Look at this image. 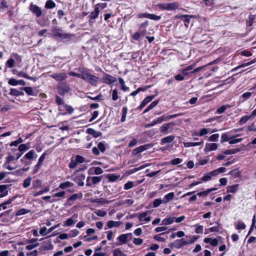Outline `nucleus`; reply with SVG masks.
<instances>
[{
    "mask_svg": "<svg viewBox=\"0 0 256 256\" xmlns=\"http://www.w3.org/2000/svg\"><path fill=\"white\" fill-rule=\"evenodd\" d=\"M154 96H148L146 97L144 100L141 102L140 106L138 107V108L142 110L144 108L147 104L151 102L154 98Z\"/></svg>",
    "mask_w": 256,
    "mask_h": 256,
    "instance_id": "2eb2a0df",
    "label": "nucleus"
},
{
    "mask_svg": "<svg viewBox=\"0 0 256 256\" xmlns=\"http://www.w3.org/2000/svg\"><path fill=\"white\" fill-rule=\"evenodd\" d=\"M128 112V108L126 106H124L122 110V116L121 118V122H124L126 119V116Z\"/></svg>",
    "mask_w": 256,
    "mask_h": 256,
    "instance_id": "473e14b6",
    "label": "nucleus"
},
{
    "mask_svg": "<svg viewBox=\"0 0 256 256\" xmlns=\"http://www.w3.org/2000/svg\"><path fill=\"white\" fill-rule=\"evenodd\" d=\"M82 78L84 80H86L91 84L92 85L96 86L98 80V78L86 72H82Z\"/></svg>",
    "mask_w": 256,
    "mask_h": 256,
    "instance_id": "f03ea898",
    "label": "nucleus"
},
{
    "mask_svg": "<svg viewBox=\"0 0 256 256\" xmlns=\"http://www.w3.org/2000/svg\"><path fill=\"white\" fill-rule=\"evenodd\" d=\"M22 142H23V140L21 138H20L17 140L12 142L10 144V146H16L18 144L22 143Z\"/></svg>",
    "mask_w": 256,
    "mask_h": 256,
    "instance_id": "3c124183",
    "label": "nucleus"
},
{
    "mask_svg": "<svg viewBox=\"0 0 256 256\" xmlns=\"http://www.w3.org/2000/svg\"><path fill=\"white\" fill-rule=\"evenodd\" d=\"M188 244L187 240H186L184 238H181L180 240H177L174 241L172 245L176 248H180L182 246Z\"/></svg>",
    "mask_w": 256,
    "mask_h": 256,
    "instance_id": "f8f14e48",
    "label": "nucleus"
},
{
    "mask_svg": "<svg viewBox=\"0 0 256 256\" xmlns=\"http://www.w3.org/2000/svg\"><path fill=\"white\" fill-rule=\"evenodd\" d=\"M76 159L78 164H82L86 162L85 158L80 155H76Z\"/></svg>",
    "mask_w": 256,
    "mask_h": 256,
    "instance_id": "a18cd8bd",
    "label": "nucleus"
},
{
    "mask_svg": "<svg viewBox=\"0 0 256 256\" xmlns=\"http://www.w3.org/2000/svg\"><path fill=\"white\" fill-rule=\"evenodd\" d=\"M163 203V200L160 198H157L154 200L153 202V207L156 208L158 206L161 204Z\"/></svg>",
    "mask_w": 256,
    "mask_h": 256,
    "instance_id": "79ce46f5",
    "label": "nucleus"
},
{
    "mask_svg": "<svg viewBox=\"0 0 256 256\" xmlns=\"http://www.w3.org/2000/svg\"><path fill=\"white\" fill-rule=\"evenodd\" d=\"M86 133L89 134H91L94 138H98L102 134L101 132L95 130L92 128H88L86 130Z\"/></svg>",
    "mask_w": 256,
    "mask_h": 256,
    "instance_id": "f3484780",
    "label": "nucleus"
},
{
    "mask_svg": "<svg viewBox=\"0 0 256 256\" xmlns=\"http://www.w3.org/2000/svg\"><path fill=\"white\" fill-rule=\"evenodd\" d=\"M219 137V134H214L212 135L210 138H209V140L210 141H212V142H215V141H216L218 138Z\"/></svg>",
    "mask_w": 256,
    "mask_h": 256,
    "instance_id": "0e129e2a",
    "label": "nucleus"
},
{
    "mask_svg": "<svg viewBox=\"0 0 256 256\" xmlns=\"http://www.w3.org/2000/svg\"><path fill=\"white\" fill-rule=\"evenodd\" d=\"M70 90L68 84L66 82H61L58 85V91L60 94H64Z\"/></svg>",
    "mask_w": 256,
    "mask_h": 256,
    "instance_id": "39448f33",
    "label": "nucleus"
},
{
    "mask_svg": "<svg viewBox=\"0 0 256 256\" xmlns=\"http://www.w3.org/2000/svg\"><path fill=\"white\" fill-rule=\"evenodd\" d=\"M174 122H171L163 124L160 127V131L164 134H166L170 132L172 130V128L175 125Z\"/></svg>",
    "mask_w": 256,
    "mask_h": 256,
    "instance_id": "20e7f679",
    "label": "nucleus"
},
{
    "mask_svg": "<svg viewBox=\"0 0 256 256\" xmlns=\"http://www.w3.org/2000/svg\"><path fill=\"white\" fill-rule=\"evenodd\" d=\"M99 13V8L98 6H96L94 10L92 12L89 16V24H92L94 22V20L98 16Z\"/></svg>",
    "mask_w": 256,
    "mask_h": 256,
    "instance_id": "9d476101",
    "label": "nucleus"
},
{
    "mask_svg": "<svg viewBox=\"0 0 256 256\" xmlns=\"http://www.w3.org/2000/svg\"><path fill=\"white\" fill-rule=\"evenodd\" d=\"M174 139V136H169L164 137L161 140V144H164L166 143H170L172 142Z\"/></svg>",
    "mask_w": 256,
    "mask_h": 256,
    "instance_id": "412c9836",
    "label": "nucleus"
},
{
    "mask_svg": "<svg viewBox=\"0 0 256 256\" xmlns=\"http://www.w3.org/2000/svg\"><path fill=\"white\" fill-rule=\"evenodd\" d=\"M128 237H130V234H122L120 235L118 238L122 244H126Z\"/></svg>",
    "mask_w": 256,
    "mask_h": 256,
    "instance_id": "dca6fc26",
    "label": "nucleus"
},
{
    "mask_svg": "<svg viewBox=\"0 0 256 256\" xmlns=\"http://www.w3.org/2000/svg\"><path fill=\"white\" fill-rule=\"evenodd\" d=\"M133 242L136 245H140L143 242V240L140 238H134Z\"/></svg>",
    "mask_w": 256,
    "mask_h": 256,
    "instance_id": "e2e57ef3",
    "label": "nucleus"
},
{
    "mask_svg": "<svg viewBox=\"0 0 256 256\" xmlns=\"http://www.w3.org/2000/svg\"><path fill=\"white\" fill-rule=\"evenodd\" d=\"M10 94L14 96H19L20 95H23L24 93L22 92H20L16 89L12 88L10 90Z\"/></svg>",
    "mask_w": 256,
    "mask_h": 256,
    "instance_id": "72a5a7b5",
    "label": "nucleus"
},
{
    "mask_svg": "<svg viewBox=\"0 0 256 256\" xmlns=\"http://www.w3.org/2000/svg\"><path fill=\"white\" fill-rule=\"evenodd\" d=\"M14 62H15L14 59L10 58L7 60L6 62V66H7L10 68H12L14 66Z\"/></svg>",
    "mask_w": 256,
    "mask_h": 256,
    "instance_id": "37998d69",
    "label": "nucleus"
},
{
    "mask_svg": "<svg viewBox=\"0 0 256 256\" xmlns=\"http://www.w3.org/2000/svg\"><path fill=\"white\" fill-rule=\"evenodd\" d=\"M198 236H193L192 237H189L190 239L187 240L188 244L194 243L198 238Z\"/></svg>",
    "mask_w": 256,
    "mask_h": 256,
    "instance_id": "052dcab7",
    "label": "nucleus"
},
{
    "mask_svg": "<svg viewBox=\"0 0 256 256\" xmlns=\"http://www.w3.org/2000/svg\"><path fill=\"white\" fill-rule=\"evenodd\" d=\"M106 142H100L98 145V148L94 147L92 148L93 154L96 156H98L100 154L99 150L104 152L106 150Z\"/></svg>",
    "mask_w": 256,
    "mask_h": 256,
    "instance_id": "423d86ee",
    "label": "nucleus"
},
{
    "mask_svg": "<svg viewBox=\"0 0 256 256\" xmlns=\"http://www.w3.org/2000/svg\"><path fill=\"white\" fill-rule=\"evenodd\" d=\"M174 194L173 192H170L168 194H166L164 196V198L163 200V203L166 204L169 201L174 199Z\"/></svg>",
    "mask_w": 256,
    "mask_h": 256,
    "instance_id": "4be33fe9",
    "label": "nucleus"
},
{
    "mask_svg": "<svg viewBox=\"0 0 256 256\" xmlns=\"http://www.w3.org/2000/svg\"><path fill=\"white\" fill-rule=\"evenodd\" d=\"M230 108V105H224V106H222L220 107L217 110H216V112L218 114H222L223 113L225 110L226 109V108Z\"/></svg>",
    "mask_w": 256,
    "mask_h": 256,
    "instance_id": "4c0bfd02",
    "label": "nucleus"
},
{
    "mask_svg": "<svg viewBox=\"0 0 256 256\" xmlns=\"http://www.w3.org/2000/svg\"><path fill=\"white\" fill-rule=\"evenodd\" d=\"M30 212V210H27L26 208H22V209L18 210L16 212V215L17 216H21V215L25 214L27 213H28Z\"/></svg>",
    "mask_w": 256,
    "mask_h": 256,
    "instance_id": "c9c22d12",
    "label": "nucleus"
},
{
    "mask_svg": "<svg viewBox=\"0 0 256 256\" xmlns=\"http://www.w3.org/2000/svg\"><path fill=\"white\" fill-rule=\"evenodd\" d=\"M116 81V79L115 77H114L108 74H104L102 77V82L104 84H111L112 83L115 82Z\"/></svg>",
    "mask_w": 256,
    "mask_h": 256,
    "instance_id": "0eeeda50",
    "label": "nucleus"
},
{
    "mask_svg": "<svg viewBox=\"0 0 256 256\" xmlns=\"http://www.w3.org/2000/svg\"><path fill=\"white\" fill-rule=\"evenodd\" d=\"M202 142H189L184 143V146L186 147H190V146H200L202 144Z\"/></svg>",
    "mask_w": 256,
    "mask_h": 256,
    "instance_id": "a19ab883",
    "label": "nucleus"
},
{
    "mask_svg": "<svg viewBox=\"0 0 256 256\" xmlns=\"http://www.w3.org/2000/svg\"><path fill=\"white\" fill-rule=\"evenodd\" d=\"M148 22L146 21L144 22L142 24L139 28V30L141 35L144 36L146 32V28L148 26Z\"/></svg>",
    "mask_w": 256,
    "mask_h": 256,
    "instance_id": "aec40b11",
    "label": "nucleus"
},
{
    "mask_svg": "<svg viewBox=\"0 0 256 256\" xmlns=\"http://www.w3.org/2000/svg\"><path fill=\"white\" fill-rule=\"evenodd\" d=\"M51 32L54 37L58 38L61 40L70 39L73 36L70 34L63 32L62 28L56 26L52 28Z\"/></svg>",
    "mask_w": 256,
    "mask_h": 256,
    "instance_id": "f257e3e1",
    "label": "nucleus"
},
{
    "mask_svg": "<svg viewBox=\"0 0 256 256\" xmlns=\"http://www.w3.org/2000/svg\"><path fill=\"white\" fill-rule=\"evenodd\" d=\"M25 92L29 96H36L34 90L31 87H24L22 88Z\"/></svg>",
    "mask_w": 256,
    "mask_h": 256,
    "instance_id": "c85d7f7f",
    "label": "nucleus"
},
{
    "mask_svg": "<svg viewBox=\"0 0 256 256\" xmlns=\"http://www.w3.org/2000/svg\"><path fill=\"white\" fill-rule=\"evenodd\" d=\"M114 256H126L123 252H122L119 248H116L114 250Z\"/></svg>",
    "mask_w": 256,
    "mask_h": 256,
    "instance_id": "58836bf2",
    "label": "nucleus"
},
{
    "mask_svg": "<svg viewBox=\"0 0 256 256\" xmlns=\"http://www.w3.org/2000/svg\"><path fill=\"white\" fill-rule=\"evenodd\" d=\"M182 114H174L169 115L166 116H165L166 121H168L172 118H176L178 116H182Z\"/></svg>",
    "mask_w": 256,
    "mask_h": 256,
    "instance_id": "6e6d98bb",
    "label": "nucleus"
},
{
    "mask_svg": "<svg viewBox=\"0 0 256 256\" xmlns=\"http://www.w3.org/2000/svg\"><path fill=\"white\" fill-rule=\"evenodd\" d=\"M256 62V60H251L250 62H247V63H245V64H242V65L240 66H238V67H236V68H234L232 70H235L238 68H242V67H244V66H249L254 62Z\"/></svg>",
    "mask_w": 256,
    "mask_h": 256,
    "instance_id": "49530a36",
    "label": "nucleus"
},
{
    "mask_svg": "<svg viewBox=\"0 0 256 256\" xmlns=\"http://www.w3.org/2000/svg\"><path fill=\"white\" fill-rule=\"evenodd\" d=\"M134 202V200H124L120 201L119 205L121 204H127L128 206H130L132 205Z\"/></svg>",
    "mask_w": 256,
    "mask_h": 256,
    "instance_id": "2f4dec72",
    "label": "nucleus"
},
{
    "mask_svg": "<svg viewBox=\"0 0 256 256\" xmlns=\"http://www.w3.org/2000/svg\"><path fill=\"white\" fill-rule=\"evenodd\" d=\"M212 176L210 174V172L204 175L202 178L200 179V181L206 182L210 180L212 178Z\"/></svg>",
    "mask_w": 256,
    "mask_h": 256,
    "instance_id": "09e8293b",
    "label": "nucleus"
},
{
    "mask_svg": "<svg viewBox=\"0 0 256 256\" xmlns=\"http://www.w3.org/2000/svg\"><path fill=\"white\" fill-rule=\"evenodd\" d=\"M18 80L14 78H10L8 80V84L12 86H16L18 84Z\"/></svg>",
    "mask_w": 256,
    "mask_h": 256,
    "instance_id": "338daca9",
    "label": "nucleus"
},
{
    "mask_svg": "<svg viewBox=\"0 0 256 256\" xmlns=\"http://www.w3.org/2000/svg\"><path fill=\"white\" fill-rule=\"evenodd\" d=\"M53 244L52 243V242L49 240L48 245L44 246L42 247V250H50L53 248Z\"/></svg>",
    "mask_w": 256,
    "mask_h": 256,
    "instance_id": "ea45409f",
    "label": "nucleus"
},
{
    "mask_svg": "<svg viewBox=\"0 0 256 256\" xmlns=\"http://www.w3.org/2000/svg\"><path fill=\"white\" fill-rule=\"evenodd\" d=\"M218 148V144L216 143L207 144L206 146V152L216 150Z\"/></svg>",
    "mask_w": 256,
    "mask_h": 256,
    "instance_id": "a211bd4d",
    "label": "nucleus"
},
{
    "mask_svg": "<svg viewBox=\"0 0 256 256\" xmlns=\"http://www.w3.org/2000/svg\"><path fill=\"white\" fill-rule=\"evenodd\" d=\"M102 176H93L92 178V181L93 184H97L99 183L102 180Z\"/></svg>",
    "mask_w": 256,
    "mask_h": 256,
    "instance_id": "e433bc0d",
    "label": "nucleus"
},
{
    "mask_svg": "<svg viewBox=\"0 0 256 256\" xmlns=\"http://www.w3.org/2000/svg\"><path fill=\"white\" fill-rule=\"evenodd\" d=\"M133 183L132 182H127L124 186V188L125 190H129L133 187Z\"/></svg>",
    "mask_w": 256,
    "mask_h": 256,
    "instance_id": "69168bd1",
    "label": "nucleus"
},
{
    "mask_svg": "<svg viewBox=\"0 0 256 256\" xmlns=\"http://www.w3.org/2000/svg\"><path fill=\"white\" fill-rule=\"evenodd\" d=\"M50 76L57 81H62L66 78L67 75L65 72L54 73L51 74Z\"/></svg>",
    "mask_w": 256,
    "mask_h": 256,
    "instance_id": "9b49d317",
    "label": "nucleus"
},
{
    "mask_svg": "<svg viewBox=\"0 0 256 256\" xmlns=\"http://www.w3.org/2000/svg\"><path fill=\"white\" fill-rule=\"evenodd\" d=\"M32 178L30 177H28L26 179L24 180L23 183V186L24 188H28L30 184V181Z\"/></svg>",
    "mask_w": 256,
    "mask_h": 256,
    "instance_id": "c03bdc74",
    "label": "nucleus"
},
{
    "mask_svg": "<svg viewBox=\"0 0 256 256\" xmlns=\"http://www.w3.org/2000/svg\"><path fill=\"white\" fill-rule=\"evenodd\" d=\"M29 148V147L27 146L26 144H22L19 146L18 150L20 152H25Z\"/></svg>",
    "mask_w": 256,
    "mask_h": 256,
    "instance_id": "5fc2aeb1",
    "label": "nucleus"
},
{
    "mask_svg": "<svg viewBox=\"0 0 256 256\" xmlns=\"http://www.w3.org/2000/svg\"><path fill=\"white\" fill-rule=\"evenodd\" d=\"M239 185L238 184H234L227 188V192L234 193L238 189Z\"/></svg>",
    "mask_w": 256,
    "mask_h": 256,
    "instance_id": "5701e85b",
    "label": "nucleus"
},
{
    "mask_svg": "<svg viewBox=\"0 0 256 256\" xmlns=\"http://www.w3.org/2000/svg\"><path fill=\"white\" fill-rule=\"evenodd\" d=\"M229 174H230L234 178H239L240 176V173L238 171L236 170H231L229 172Z\"/></svg>",
    "mask_w": 256,
    "mask_h": 256,
    "instance_id": "864d4df0",
    "label": "nucleus"
},
{
    "mask_svg": "<svg viewBox=\"0 0 256 256\" xmlns=\"http://www.w3.org/2000/svg\"><path fill=\"white\" fill-rule=\"evenodd\" d=\"M122 224V222L120 221L115 222L114 220H110L107 222L108 228H114V227H118Z\"/></svg>",
    "mask_w": 256,
    "mask_h": 256,
    "instance_id": "6ab92c4d",
    "label": "nucleus"
},
{
    "mask_svg": "<svg viewBox=\"0 0 256 256\" xmlns=\"http://www.w3.org/2000/svg\"><path fill=\"white\" fill-rule=\"evenodd\" d=\"M10 186L8 184L0 185V198L4 197L8 194V188Z\"/></svg>",
    "mask_w": 256,
    "mask_h": 256,
    "instance_id": "4468645a",
    "label": "nucleus"
},
{
    "mask_svg": "<svg viewBox=\"0 0 256 256\" xmlns=\"http://www.w3.org/2000/svg\"><path fill=\"white\" fill-rule=\"evenodd\" d=\"M118 92L116 90H112V100H118Z\"/></svg>",
    "mask_w": 256,
    "mask_h": 256,
    "instance_id": "774afa93",
    "label": "nucleus"
},
{
    "mask_svg": "<svg viewBox=\"0 0 256 256\" xmlns=\"http://www.w3.org/2000/svg\"><path fill=\"white\" fill-rule=\"evenodd\" d=\"M164 121H166V118H165L164 116H162L160 117H158L157 118V119L156 120H154L155 123H156V124H160L162 122H163Z\"/></svg>",
    "mask_w": 256,
    "mask_h": 256,
    "instance_id": "680f3d73",
    "label": "nucleus"
},
{
    "mask_svg": "<svg viewBox=\"0 0 256 256\" xmlns=\"http://www.w3.org/2000/svg\"><path fill=\"white\" fill-rule=\"evenodd\" d=\"M74 184L68 181H67L65 182L62 183L59 186L60 188L62 189H64L66 188H70L73 186Z\"/></svg>",
    "mask_w": 256,
    "mask_h": 256,
    "instance_id": "bb28decb",
    "label": "nucleus"
},
{
    "mask_svg": "<svg viewBox=\"0 0 256 256\" xmlns=\"http://www.w3.org/2000/svg\"><path fill=\"white\" fill-rule=\"evenodd\" d=\"M34 154H36L34 150H31L24 156V158H26L28 160H31L33 158Z\"/></svg>",
    "mask_w": 256,
    "mask_h": 256,
    "instance_id": "f704fd0d",
    "label": "nucleus"
},
{
    "mask_svg": "<svg viewBox=\"0 0 256 256\" xmlns=\"http://www.w3.org/2000/svg\"><path fill=\"white\" fill-rule=\"evenodd\" d=\"M138 18H148L151 20H159L160 18V16H156L154 14H150L148 13H144V14H138Z\"/></svg>",
    "mask_w": 256,
    "mask_h": 256,
    "instance_id": "ddd939ff",
    "label": "nucleus"
},
{
    "mask_svg": "<svg viewBox=\"0 0 256 256\" xmlns=\"http://www.w3.org/2000/svg\"><path fill=\"white\" fill-rule=\"evenodd\" d=\"M158 102V100H154L152 102L144 111V113L145 114L152 110L154 106H156Z\"/></svg>",
    "mask_w": 256,
    "mask_h": 256,
    "instance_id": "393cba45",
    "label": "nucleus"
},
{
    "mask_svg": "<svg viewBox=\"0 0 256 256\" xmlns=\"http://www.w3.org/2000/svg\"><path fill=\"white\" fill-rule=\"evenodd\" d=\"M193 16H192L189 15H182L180 16V20H182L185 22V26L188 27V24L190 21V18Z\"/></svg>",
    "mask_w": 256,
    "mask_h": 256,
    "instance_id": "b1692460",
    "label": "nucleus"
},
{
    "mask_svg": "<svg viewBox=\"0 0 256 256\" xmlns=\"http://www.w3.org/2000/svg\"><path fill=\"white\" fill-rule=\"evenodd\" d=\"M40 233L42 236H44L48 234H49V232H48V230L47 231L46 228L45 226H44L40 228Z\"/></svg>",
    "mask_w": 256,
    "mask_h": 256,
    "instance_id": "bf43d9fd",
    "label": "nucleus"
},
{
    "mask_svg": "<svg viewBox=\"0 0 256 256\" xmlns=\"http://www.w3.org/2000/svg\"><path fill=\"white\" fill-rule=\"evenodd\" d=\"M78 164V162L75 158V160H71L69 164V167L70 168H75Z\"/></svg>",
    "mask_w": 256,
    "mask_h": 256,
    "instance_id": "4d7b16f0",
    "label": "nucleus"
},
{
    "mask_svg": "<svg viewBox=\"0 0 256 256\" xmlns=\"http://www.w3.org/2000/svg\"><path fill=\"white\" fill-rule=\"evenodd\" d=\"M158 6L162 10H176L178 6L176 2L172 3H164L158 4Z\"/></svg>",
    "mask_w": 256,
    "mask_h": 256,
    "instance_id": "7ed1b4c3",
    "label": "nucleus"
},
{
    "mask_svg": "<svg viewBox=\"0 0 256 256\" xmlns=\"http://www.w3.org/2000/svg\"><path fill=\"white\" fill-rule=\"evenodd\" d=\"M239 151H240V150L238 148H232V149H230V150H226L224 152V153L226 155H230V154H236V152H238Z\"/></svg>",
    "mask_w": 256,
    "mask_h": 256,
    "instance_id": "cd10ccee",
    "label": "nucleus"
},
{
    "mask_svg": "<svg viewBox=\"0 0 256 256\" xmlns=\"http://www.w3.org/2000/svg\"><path fill=\"white\" fill-rule=\"evenodd\" d=\"M196 228L195 232L196 234H202L203 232V226L198 224L194 225Z\"/></svg>",
    "mask_w": 256,
    "mask_h": 256,
    "instance_id": "de8ad7c7",
    "label": "nucleus"
},
{
    "mask_svg": "<svg viewBox=\"0 0 256 256\" xmlns=\"http://www.w3.org/2000/svg\"><path fill=\"white\" fill-rule=\"evenodd\" d=\"M106 178L108 179L109 181L114 182L118 178L119 176L114 174H108L106 176Z\"/></svg>",
    "mask_w": 256,
    "mask_h": 256,
    "instance_id": "c756f323",
    "label": "nucleus"
},
{
    "mask_svg": "<svg viewBox=\"0 0 256 256\" xmlns=\"http://www.w3.org/2000/svg\"><path fill=\"white\" fill-rule=\"evenodd\" d=\"M242 140V138H234V139H232V138H230V140L229 141V144H237L239 142H240Z\"/></svg>",
    "mask_w": 256,
    "mask_h": 256,
    "instance_id": "13d9d810",
    "label": "nucleus"
},
{
    "mask_svg": "<svg viewBox=\"0 0 256 256\" xmlns=\"http://www.w3.org/2000/svg\"><path fill=\"white\" fill-rule=\"evenodd\" d=\"M152 144H151L141 146L137 148L134 149L132 150V154L134 155H136L146 150L147 149H148L150 147H152Z\"/></svg>",
    "mask_w": 256,
    "mask_h": 256,
    "instance_id": "1a4fd4ad",
    "label": "nucleus"
},
{
    "mask_svg": "<svg viewBox=\"0 0 256 256\" xmlns=\"http://www.w3.org/2000/svg\"><path fill=\"white\" fill-rule=\"evenodd\" d=\"M175 217H170L162 220V222L163 224L168 225L172 224L174 221Z\"/></svg>",
    "mask_w": 256,
    "mask_h": 256,
    "instance_id": "a878e982",
    "label": "nucleus"
},
{
    "mask_svg": "<svg viewBox=\"0 0 256 256\" xmlns=\"http://www.w3.org/2000/svg\"><path fill=\"white\" fill-rule=\"evenodd\" d=\"M182 162V160L180 158H176L170 161V164L173 165H176Z\"/></svg>",
    "mask_w": 256,
    "mask_h": 256,
    "instance_id": "603ef678",
    "label": "nucleus"
},
{
    "mask_svg": "<svg viewBox=\"0 0 256 256\" xmlns=\"http://www.w3.org/2000/svg\"><path fill=\"white\" fill-rule=\"evenodd\" d=\"M250 118V116H242L240 120V124H243L246 123L247 122V121Z\"/></svg>",
    "mask_w": 256,
    "mask_h": 256,
    "instance_id": "8fccbe9b",
    "label": "nucleus"
},
{
    "mask_svg": "<svg viewBox=\"0 0 256 256\" xmlns=\"http://www.w3.org/2000/svg\"><path fill=\"white\" fill-rule=\"evenodd\" d=\"M30 10L37 17H40L42 14V11L40 8L32 4H31L30 6Z\"/></svg>",
    "mask_w": 256,
    "mask_h": 256,
    "instance_id": "6e6552de",
    "label": "nucleus"
},
{
    "mask_svg": "<svg viewBox=\"0 0 256 256\" xmlns=\"http://www.w3.org/2000/svg\"><path fill=\"white\" fill-rule=\"evenodd\" d=\"M56 6L55 3L52 0H48L45 5L46 8H52Z\"/></svg>",
    "mask_w": 256,
    "mask_h": 256,
    "instance_id": "7c9ffc66",
    "label": "nucleus"
}]
</instances>
